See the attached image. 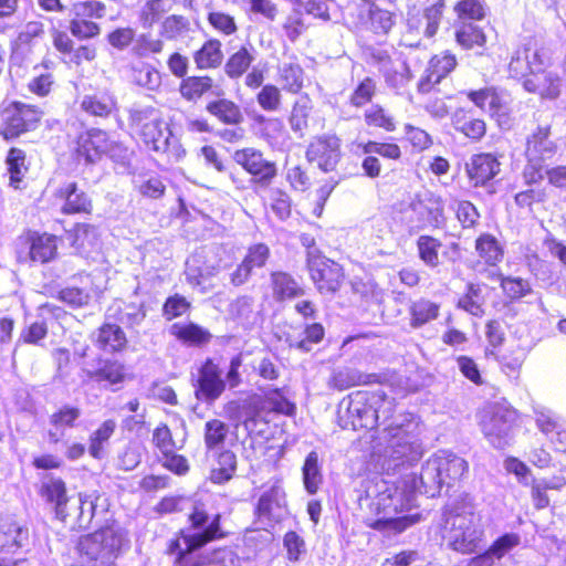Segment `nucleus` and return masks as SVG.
Wrapping results in <instances>:
<instances>
[{"label":"nucleus","instance_id":"nucleus-1","mask_svg":"<svg viewBox=\"0 0 566 566\" xmlns=\"http://www.w3.org/2000/svg\"><path fill=\"white\" fill-rule=\"evenodd\" d=\"M548 61L546 52L534 42L520 45L509 62V73L522 81L528 93L543 99H556L560 94L558 76L545 70Z\"/></svg>","mask_w":566,"mask_h":566},{"label":"nucleus","instance_id":"nucleus-2","mask_svg":"<svg viewBox=\"0 0 566 566\" xmlns=\"http://www.w3.org/2000/svg\"><path fill=\"white\" fill-rule=\"evenodd\" d=\"M127 544L123 530L114 522L107 523L78 537L75 557L69 566H119Z\"/></svg>","mask_w":566,"mask_h":566},{"label":"nucleus","instance_id":"nucleus-3","mask_svg":"<svg viewBox=\"0 0 566 566\" xmlns=\"http://www.w3.org/2000/svg\"><path fill=\"white\" fill-rule=\"evenodd\" d=\"M228 532L221 526V514H214L210 523L197 533L178 530L167 542L165 555L171 558L172 566H211L213 559L202 548L214 541L223 539Z\"/></svg>","mask_w":566,"mask_h":566},{"label":"nucleus","instance_id":"nucleus-4","mask_svg":"<svg viewBox=\"0 0 566 566\" xmlns=\"http://www.w3.org/2000/svg\"><path fill=\"white\" fill-rule=\"evenodd\" d=\"M388 402L382 390H356L344 397L337 410V423L345 430H370L378 426L381 407Z\"/></svg>","mask_w":566,"mask_h":566},{"label":"nucleus","instance_id":"nucleus-5","mask_svg":"<svg viewBox=\"0 0 566 566\" xmlns=\"http://www.w3.org/2000/svg\"><path fill=\"white\" fill-rule=\"evenodd\" d=\"M242 364L241 354L234 355L229 361L226 376L222 377V369L216 358H205L197 369L196 378L192 379L196 399L211 403L218 400L227 388L239 387L242 384Z\"/></svg>","mask_w":566,"mask_h":566},{"label":"nucleus","instance_id":"nucleus-6","mask_svg":"<svg viewBox=\"0 0 566 566\" xmlns=\"http://www.w3.org/2000/svg\"><path fill=\"white\" fill-rule=\"evenodd\" d=\"M399 14V0H385L384 7L377 0H358L350 13L356 28L377 38L391 33Z\"/></svg>","mask_w":566,"mask_h":566},{"label":"nucleus","instance_id":"nucleus-7","mask_svg":"<svg viewBox=\"0 0 566 566\" xmlns=\"http://www.w3.org/2000/svg\"><path fill=\"white\" fill-rule=\"evenodd\" d=\"M62 238L57 234L28 228L18 237L15 259L19 264L45 265L60 258Z\"/></svg>","mask_w":566,"mask_h":566},{"label":"nucleus","instance_id":"nucleus-8","mask_svg":"<svg viewBox=\"0 0 566 566\" xmlns=\"http://www.w3.org/2000/svg\"><path fill=\"white\" fill-rule=\"evenodd\" d=\"M133 134L149 151H164L168 146V129L161 113L154 106L135 107L128 112Z\"/></svg>","mask_w":566,"mask_h":566},{"label":"nucleus","instance_id":"nucleus-9","mask_svg":"<svg viewBox=\"0 0 566 566\" xmlns=\"http://www.w3.org/2000/svg\"><path fill=\"white\" fill-rule=\"evenodd\" d=\"M305 269L316 292L323 296H335L345 284L344 266L322 251H307Z\"/></svg>","mask_w":566,"mask_h":566},{"label":"nucleus","instance_id":"nucleus-10","mask_svg":"<svg viewBox=\"0 0 566 566\" xmlns=\"http://www.w3.org/2000/svg\"><path fill=\"white\" fill-rule=\"evenodd\" d=\"M43 111L33 104L19 101L10 102L0 109V136L12 142L20 136L35 130L41 124Z\"/></svg>","mask_w":566,"mask_h":566},{"label":"nucleus","instance_id":"nucleus-11","mask_svg":"<svg viewBox=\"0 0 566 566\" xmlns=\"http://www.w3.org/2000/svg\"><path fill=\"white\" fill-rule=\"evenodd\" d=\"M151 444L157 452L158 463L177 476H185L190 472V462L185 454L178 452L182 446H177L170 427L159 422L151 432Z\"/></svg>","mask_w":566,"mask_h":566},{"label":"nucleus","instance_id":"nucleus-12","mask_svg":"<svg viewBox=\"0 0 566 566\" xmlns=\"http://www.w3.org/2000/svg\"><path fill=\"white\" fill-rule=\"evenodd\" d=\"M479 426L492 443L501 442L513 428L518 412L505 401H494L484 405L479 413Z\"/></svg>","mask_w":566,"mask_h":566},{"label":"nucleus","instance_id":"nucleus-13","mask_svg":"<svg viewBox=\"0 0 566 566\" xmlns=\"http://www.w3.org/2000/svg\"><path fill=\"white\" fill-rule=\"evenodd\" d=\"M106 4L101 0H80L71 6V19L69 29L71 34L78 40L97 38L102 28L96 20L105 18Z\"/></svg>","mask_w":566,"mask_h":566},{"label":"nucleus","instance_id":"nucleus-14","mask_svg":"<svg viewBox=\"0 0 566 566\" xmlns=\"http://www.w3.org/2000/svg\"><path fill=\"white\" fill-rule=\"evenodd\" d=\"M234 163L250 177L255 187L268 188L279 175L276 161L254 147H243L233 153Z\"/></svg>","mask_w":566,"mask_h":566},{"label":"nucleus","instance_id":"nucleus-15","mask_svg":"<svg viewBox=\"0 0 566 566\" xmlns=\"http://www.w3.org/2000/svg\"><path fill=\"white\" fill-rule=\"evenodd\" d=\"M358 148L365 155L361 161L363 172L370 179L380 177L382 170L380 159L400 163L403 158L402 148L394 138L368 139L358 144Z\"/></svg>","mask_w":566,"mask_h":566},{"label":"nucleus","instance_id":"nucleus-16","mask_svg":"<svg viewBox=\"0 0 566 566\" xmlns=\"http://www.w3.org/2000/svg\"><path fill=\"white\" fill-rule=\"evenodd\" d=\"M413 218L421 230H439L447 223L444 198L433 191L416 195L410 202Z\"/></svg>","mask_w":566,"mask_h":566},{"label":"nucleus","instance_id":"nucleus-17","mask_svg":"<svg viewBox=\"0 0 566 566\" xmlns=\"http://www.w3.org/2000/svg\"><path fill=\"white\" fill-rule=\"evenodd\" d=\"M458 57L450 50H444L430 56L417 82V92L429 95L438 91V85L458 67Z\"/></svg>","mask_w":566,"mask_h":566},{"label":"nucleus","instance_id":"nucleus-18","mask_svg":"<svg viewBox=\"0 0 566 566\" xmlns=\"http://www.w3.org/2000/svg\"><path fill=\"white\" fill-rule=\"evenodd\" d=\"M116 146L106 130L91 127L76 135L73 151L76 158L93 164L108 155Z\"/></svg>","mask_w":566,"mask_h":566},{"label":"nucleus","instance_id":"nucleus-19","mask_svg":"<svg viewBox=\"0 0 566 566\" xmlns=\"http://www.w3.org/2000/svg\"><path fill=\"white\" fill-rule=\"evenodd\" d=\"M342 139L336 134L316 135L310 142L305 156L325 172L333 171L342 157Z\"/></svg>","mask_w":566,"mask_h":566},{"label":"nucleus","instance_id":"nucleus-20","mask_svg":"<svg viewBox=\"0 0 566 566\" xmlns=\"http://www.w3.org/2000/svg\"><path fill=\"white\" fill-rule=\"evenodd\" d=\"M270 260L271 249L266 243L250 244L241 262L231 272L230 283L235 287L247 284L251 280L253 271L264 269Z\"/></svg>","mask_w":566,"mask_h":566},{"label":"nucleus","instance_id":"nucleus-21","mask_svg":"<svg viewBox=\"0 0 566 566\" xmlns=\"http://www.w3.org/2000/svg\"><path fill=\"white\" fill-rule=\"evenodd\" d=\"M464 171L473 188H482L500 174L501 163L494 154L476 153L464 164Z\"/></svg>","mask_w":566,"mask_h":566},{"label":"nucleus","instance_id":"nucleus-22","mask_svg":"<svg viewBox=\"0 0 566 566\" xmlns=\"http://www.w3.org/2000/svg\"><path fill=\"white\" fill-rule=\"evenodd\" d=\"M88 380L107 387H118L134 375L130 367L118 358H98L97 367L86 371Z\"/></svg>","mask_w":566,"mask_h":566},{"label":"nucleus","instance_id":"nucleus-23","mask_svg":"<svg viewBox=\"0 0 566 566\" xmlns=\"http://www.w3.org/2000/svg\"><path fill=\"white\" fill-rule=\"evenodd\" d=\"M82 409L78 406L63 403L55 408L48 418L46 439L50 444L63 441L66 430L75 429L81 420Z\"/></svg>","mask_w":566,"mask_h":566},{"label":"nucleus","instance_id":"nucleus-24","mask_svg":"<svg viewBox=\"0 0 566 566\" xmlns=\"http://www.w3.org/2000/svg\"><path fill=\"white\" fill-rule=\"evenodd\" d=\"M269 289L272 298L279 304L292 302L306 293L302 282L293 273L283 269L272 270L269 273Z\"/></svg>","mask_w":566,"mask_h":566},{"label":"nucleus","instance_id":"nucleus-25","mask_svg":"<svg viewBox=\"0 0 566 566\" xmlns=\"http://www.w3.org/2000/svg\"><path fill=\"white\" fill-rule=\"evenodd\" d=\"M54 198L62 202L61 213L65 216H90L94 206L91 197L78 188L75 181L66 182L57 188Z\"/></svg>","mask_w":566,"mask_h":566},{"label":"nucleus","instance_id":"nucleus-26","mask_svg":"<svg viewBox=\"0 0 566 566\" xmlns=\"http://www.w3.org/2000/svg\"><path fill=\"white\" fill-rule=\"evenodd\" d=\"M52 44L56 52L67 57L66 63L81 66L83 63L92 62L96 59L97 50L93 44H81L75 48L72 38L63 30H51Z\"/></svg>","mask_w":566,"mask_h":566},{"label":"nucleus","instance_id":"nucleus-27","mask_svg":"<svg viewBox=\"0 0 566 566\" xmlns=\"http://www.w3.org/2000/svg\"><path fill=\"white\" fill-rule=\"evenodd\" d=\"M387 381V376L381 373L364 374L352 367H343L333 370L327 386L332 390L344 391L353 387L382 385Z\"/></svg>","mask_w":566,"mask_h":566},{"label":"nucleus","instance_id":"nucleus-28","mask_svg":"<svg viewBox=\"0 0 566 566\" xmlns=\"http://www.w3.org/2000/svg\"><path fill=\"white\" fill-rule=\"evenodd\" d=\"M94 346L101 352L120 354L128 348L129 340L125 331L114 321L103 322L93 337Z\"/></svg>","mask_w":566,"mask_h":566},{"label":"nucleus","instance_id":"nucleus-29","mask_svg":"<svg viewBox=\"0 0 566 566\" xmlns=\"http://www.w3.org/2000/svg\"><path fill=\"white\" fill-rule=\"evenodd\" d=\"M39 310L41 319L23 327L19 336L20 343L34 346L41 345L49 334L48 316L59 318L65 314L61 307L49 303L41 305Z\"/></svg>","mask_w":566,"mask_h":566},{"label":"nucleus","instance_id":"nucleus-30","mask_svg":"<svg viewBox=\"0 0 566 566\" xmlns=\"http://www.w3.org/2000/svg\"><path fill=\"white\" fill-rule=\"evenodd\" d=\"M467 98L482 112L491 116H502L507 111V102L496 86H484L465 92Z\"/></svg>","mask_w":566,"mask_h":566},{"label":"nucleus","instance_id":"nucleus-31","mask_svg":"<svg viewBox=\"0 0 566 566\" xmlns=\"http://www.w3.org/2000/svg\"><path fill=\"white\" fill-rule=\"evenodd\" d=\"M499 364L500 370L510 379H518L526 358V349L518 344H510L499 350H485Z\"/></svg>","mask_w":566,"mask_h":566},{"label":"nucleus","instance_id":"nucleus-32","mask_svg":"<svg viewBox=\"0 0 566 566\" xmlns=\"http://www.w3.org/2000/svg\"><path fill=\"white\" fill-rule=\"evenodd\" d=\"M421 518L422 515L420 513L394 517H364V524L366 527L384 535H398L419 523Z\"/></svg>","mask_w":566,"mask_h":566},{"label":"nucleus","instance_id":"nucleus-33","mask_svg":"<svg viewBox=\"0 0 566 566\" xmlns=\"http://www.w3.org/2000/svg\"><path fill=\"white\" fill-rule=\"evenodd\" d=\"M551 123L538 125L526 138V157L541 158L543 160L545 155L548 157L554 156L557 151V145L551 139Z\"/></svg>","mask_w":566,"mask_h":566},{"label":"nucleus","instance_id":"nucleus-34","mask_svg":"<svg viewBox=\"0 0 566 566\" xmlns=\"http://www.w3.org/2000/svg\"><path fill=\"white\" fill-rule=\"evenodd\" d=\"M170 335L186 346L205 347L211 343V332L195 322L175 323L170 327Z\"/></svg>","mask_w":566,"mask_h":566},{"label":"nucleus","instance_id":"nucleus-35","mask_svg":"<svg viewBox=\"0 0 566 566\" xmlns=\"http://www.w3.org/2000/svg\"><path fill=\"white\" fill-rule=\"evenodd\" d=\"M353 294L365 305H380L384 302L385 292L370 273L356 275L350 282Z\"/></svg>","mask_w":566,"mask_h":566},{"label":"nucleus","instance_id":"nucleus-36","mask_svg":"<svg viewBox=\"0 0 566 566\" xmlns=\"http://www.w3.org/2000/svg\"><path fill=\"white\" fill-rule=\"evenodd\" d=\"M455 132L471 142H480L486 134V123L483 118L474 116L471 111L458 108L451 119Z\"/></svg>","mask_w":566,"mask_h":566},{"label":"nucleus","instance_id":"nucleus-37","mask_svg":"<svg viewBox=\"0 0 566 566\" xmlns=\"http://www.w3.org/2000/svg\"><path fill=\"white\" fill-rule=\"evenodd\" d=\"M488 286L480 282H468L463 293L458 297L455 306L459 310L474 316L482 317L485 314V294Z\"/></svg>","mask_w":566,"mask_h":566},{"label":"nucleus","instance_id":"nucleus-38","mask_svg":"<svg viewBox=\"0 0 566 566\" xmlns=\"http://www.w3.org/2000/svg\"><path fill=\"white\" fill-rule=\"evenodd\" d=\"M195 65L200 71L217 70L224 61L222 42L218 38H209L192 53Z\"/></svg>","mask_w":566,"mask_h":566},{"label":"nucleus","instance_id":"nucleus-39","mask_svg":"<svg viewBox=\"0 0 566 566\" xmlns=\"http://www.w3.org/2000/svg\"><path fill=\"white\" fill-rule=\"evenodd\" d=\"M474 250L481 262L486 268H495L504 259V248L497 238L491 233L483 232L474 241Z\"/></svg>","mask_w":566,"mask_h":566},{"label":"nucleus","instance_id":"nucleus-40","mask_svg":"<svg viewBox=\"0 0 566 566\" xmlns=\"http://www.w3.org/2000/svg\"><path fill=\"white\" fill-rule=\"evenodd\" d=\"M214 465L210 469L209 481L222 485L231 481L238 469L237 454L230 449L216 450Z\"/></svg>","mask_w":566,"mask_h":566},{"label":"nucleus","instance_id":"nucleus-41","mask_svg":"<svg viewBox=\"0 0 566 566\" xmlns=\"http://www.w3.org/2000/svg\"><path fill=\"white\" fill-rule=\"evenodd\" d=\"M251 44H242L227 57L223 72L229 80L241 78L251 69L255 57Z\"/></svg>","mask_w":566,"mask_h":566},{"label":"nucleus","instance_id":"nucleus-42","mask_svg":"<svg viewBox=\"0 0 566 566\" xmlns=\"http://www.w3.org/2000/svg\"><path fill=\"white\" fill-rule=\"evenodd\" d=\"M81 109L90 116L107 118L117 108L115 96L108 91H97L85 95L81 101Z\"/></svg>","mask_w":566,"mask_h":566},{"label":"nucleus","instance_id":"nucleus-43","mask_svg":"<svg viewBox=\"0 0 566 566\" xmlns=\"http://www.w3.org/2000/svg\"><path fill=\"white\" fill-rule=\"evenodd\" d=\"M205 108L219 123L227 126H238L244 119L240 105L230 98L211 99Z\"/></svg>","mask_w":566,"mask_h":566},{"label":"nucleus","instance_id":"nucleus-44","mask_svg":"<svg viewBox=\"0 0 566 566\" xmlns=\"http://www.w3.org/2000/svg\"><path fill=\"white\" fill-rule=\"evenodd\" d=\"M39 494L46 503L54 507L55 514L60 518L64 520L66 517L67 488L61 478H51L49 481L43 482L39 489Z\"/></svg>","mask_w":566,"mask_h":566},{"label":"nucleus","instance_id":"nucleus-45","mask_svg":"<svg viewBox=\"0 0 566 566\" xmlns=\"http://www.w3.org/2000/svg\"><path fill=\"white\" fill-rule=\"evenodd\" d=\"M213 86L214 81L210 75H190L180 81L178 91L186 102L198 103L212 92Z\"/></svg>","mask_w":566,"mask_h":566},{"label":"nucleus","instance_id":"nucleus-46","mask_svg":"<svg viewBox=\"0 0 566 566\" xmlns=\"http://www.w3.org/2000/svg\"><path fill=\"white\" fill-rule=\"evenodd\" d=\"M145 317L146 312L142 304L127 303L123 300H115L106 314L107 319L125 323L128 326L140 324Z\"/></svg>","mask_w":566,"mask_h":566},{"label":"nucleus","instance_id":"nucleus-47","mask_svg":"<svg viewBox=\"0 0 566 566\" xmlns=\"http://www.w3.org/2000/svg\"><path fill=\"white\" fill-rule=\"evenodd\" d=\"M441 305L427 297H420L410 303L409 325L412 328H420L426 324L437 319L440 315Z\"/></svg>","mask_w":566,"mask_h":566},{"label":"nucleus","instance_id":"nucleus-48","mask_svg":"<svg viewBox=\"0 0 566 566\" xmlns=\"http://www.w3.org/2000/svg\"><path fill=\"white\" fill-rule=\"evenodd\" d=\"M469 464L461 457L447 454L438 460V478L441 484L452 485L468 472Z\"/></svg>","mask_w":566,"mask_h":566},{"label":"nucleus","instance_id":"nucleus-49","mask_svg":"<svg viewBox=\"0 0 566 566\" xmlns=\"http://www.w3.org/2000/svg\"><path fill=\"white\" fill-rule=\"evenodd\" d=\"M7 171L9 174V186L21 189L25 175L29 171L27 153L19 147L9 148L6 156Z\"/></svg>","mask_w":566,"mask_h":566},{"label":"nucleus","instance_id":"nucleus-50","mask_svg":"<svg viewBox=\"0 0 566 566\" xmlns=\"http://www.w3.org/2000/svg\"><path fill=\"white\" fill-rule=\"evenodd\" d=\"M217 273L218 268L206 262L188 264L185 271L187 283L201 293H207L214 287L212 279Z\"/></svg>","mask_w":566,"mask_h":566},{"label":"nucleus","instance_id":"nucleus-51","mask_svg":"<svg viewBox=\"0 0 566 566\" xmlns=\"http://www.w3.org/2000/svg\"><path fill=\"white\" fill-rule=\"evenodd\" d=\"M128 78L132 84L147 90H156L161 82L158 70L144 61H137L129 65Z\"/></svg>","mask_w":566,"mask_h":566},{"label":"nucleus","instance_id":"nucleus-52","mask_svg":"<svg viewBox=\"0 0 566 566\" xmlns=\"http://www.w3.org/2000/svg\"><path fill=\"white\" fill-rule=\"evenodd\" d=\"M230 434V427L219 418H210L203 424V444L207 451L223 449Z\"/></svg>","mask_w":566,"mask_h":566},{"label":"nucleus","instance_id":"nucleus-53","mask_svg":"<svg viewBox=\"0 0 566 566\" xmlns=\"http://www.w3.org/2000/svg\"><path fill=\"white\" fill-rule=\"evenodd\" d=\"M117 423L114 419H106L90 434L88 453L95 460H101L106 453V444L114 436Z\"/></svg>","mask_w":566,"mask_h":566},{"label":"nucleus","instance_id":"nucleus-54","mask_svg":"<svg viewBox=\"0 0 566 566\" xmlns=\"http://www.w3.org/2000/svg\"><path fill=\"white\" fill-rule=\"evenodd\" d=\"M454 40L463 50H472L486 44V34L473 22H461L454 31Z\"/></svg>","mask_w":566,"mask_h":566},{"label":"nucleus","instance_id":"nucleus-55","mask_svg":"<svg viewBox=\"0 0 566 566\" xmlns=\"http://www.w3.org/2000/svg\"><path fill=\"white\" fill-rule=\"evenodd\" d=\"M521 538L516 533H505L497 537L488 548V551L483 554L475 556L472 559L474 565L482 566L484 563L489 562L490 556H494L497 559H501L506 553L511 549L520 545Z\"/></svg>","mask_w":566,"mask_h":566},{"label":"nucleus","instance_id":"nucleus-56","mask_svg":"<svg viewBox=\"0 0 566 566\" xmlns=\"http://www.w3.org/2000/svg\"><path fill=\"white\" fill-rule=\"evenodd\" d=\"M364 123L368 128L394 133L397 129L395 117L380 104H374L364 112Z\"/></svg>","mask_w":566,"mask_h":566},{"label":"nucleus","instance_id":"nucleus-57","mask_svg":"<svg viewBox=\"0 0 566 566\" xmlns=\"http://www.w3.org/2000/svg\"><path fill=\"white\" fill-rule=\"evenodd\" d=\"M262 402L269 412L292 417L296 406L285 395L282 388H270L263 392Z\"/></svg>","mask_w":566,"mask_h":566},{"label":"nucleus","instance_id":"nucleus-58","mask_svg":"<svg viewBox=\"0 0 566 566\" xmlns=\"http://www.w3.org/2000/svg\"><path fill=\"white\" fill-rule=\"evenodd\" d=\"M308 28L310 24L304 18V11L298 7L292 8V10L283 18L281 23L283 35L291 43L300 40V38L306 33Z\"/></svg>","mask_w":566,"mask_h":566},{"label":"nucleus","instance_id":"nucleus-59","mask_svg":"<svg viewBox=\"0 0 566 566\" xmlns=\"http://www.w3.org/2000/svg\"><path fill=\"white\" fill-rule=\"evenodd\" d=\"M453 12L460 22H478L486 18L488 7L484 0H458Z\"/></svg>","mask_w":566,"mask_h":566},{"label":"nucleus","instance_id":"nucleus-60","mask_svg":"<svg viewBox=\"0 0 566 566\" xmlns=\"http://www.w3.org/2000/svg\"><path fill=\"white\" fill-rule=\"evenodd\" d=\"M418 258L428 266L437 268L440 264L439 251L442 247L440 239L430 235L421 234L416 241Z\"/></svg>","mask_w":566,"mask_h":566},{"label":"nucleus","instance_id":"nucleus-61","mask_svg":"<svg viewBox=\"0 0 566 566\" xmlns=\"http://www.w3.org/2000/svg\"><path fill=\"white\" fill-rule=\"evenodd\" d=\"M504 296L511 302L520 301L532 293V285L526 279L496 274Z\"/></svg>","mask_w":566,"mask_h":566},{"label":"nucleus","instance_id":"nucleus-62","mask_svg":"<svg viewBox=\"0 0 566 566\" xmlns=\"http://www.w3.org/2000/svg\"><path fill=\"white\" fill-rule=\"evenodd\" d=\"M67 240L71 247L76 250H83L93 245L98 238L97 229L94 224L86 222H76L66 231Z\"/></svg>","mask_w":566,"mask_h":566},{"label":"nucleus","instance_id":"nucleus-63","mask_svg":"<svg viewBox=\"0 0 566 566\" xmlns=\"http://www.w3.org/2000/svg\"><path fill=\"white\" fill-rule=\"evenodd\" d=\"M303 483L308 494L317 493L319 485L323 482V475L319 468V459L316 451H311L302 467Z\"/></svg>","mask_w":566,"mask_h":566},{"label":"nucleus","instance_id":"nucleus-64","mask_svg":"<svg viewBox=\"0 0 566 566\" xmlns=\"http://www.w3.org/2000/svg\"><path fill=\"white\" fill-rule=\"evenodd\" d=\"M279 80L285 92L297 94L304 86V71L296 62L285 63L279 69Z\"/></svg>","mask_w":566,"mask_h":566}]
</instances>
